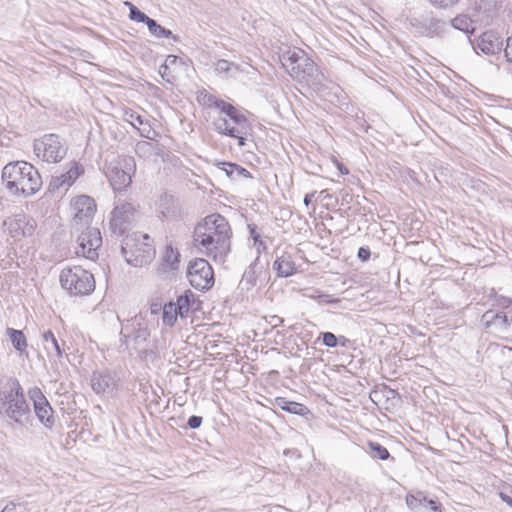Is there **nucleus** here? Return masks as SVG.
Masks as SVG:
<instances>
[{
    "label": "nucleus",
    "instance_id": "nucleus-51",
    "mask_svg": "<svg viewBox=\"0 0 512 512\" xmlns=\"http://www.w3.org/2000/svg\"><path fill=\"white\" fill-rule=\"evenodd\" d=\"M282 322H283V319H282V318H280V317H279V316H277V315H274V316H272V317H271V321H270V323H271L274 327L278 326V325H279V324H281Z\"/></svg>",
    "mask_w": 512,
    "mask_h": 512
},
{
    "label": "nucleus",
    "instance_id": "nucleus-45",
    "mask_svg": "<svg viewBox=\"0 0 512 512\" xmlns=\"http://www.w3.org/2000/svg\"><path fill=\"white\" fill-rule=\"evenodd\" d=\"M495 301L496 305L502 308H508L510 305H512V299L502 295L497 296Z\"/></svg>",
    "mask_w": 512,
    "mask_h": 512
},
{
    "label": "nucleus",
    "instance_id": "nucleus-9",
    "mask_svg": "<svg viewBox=\"0 0 512 512\" xmlns=\"http://www.w3.org/2000/svg\"><path fill=\"white\" fill-rule=\"evenodd\" d=\"M137 214L138 205L132 200L122 199L121 195H116L110 218V229L113 234L121 236L127 232L136 220Z\"/></svg>",
    "mask_w": 512,
    "mask_h": 512
},
{
    "label": "nucleus",
    "instance_id": "nucleus-24",
    "mask_svg": "<svg viewBox=\"0 0 512 512\" xmlns=\"http://www.w3.org/2000/svg\"><path fill=\"white\" fill-rule=\"evenodd\" d=\"M307 57H308L307 54L301 49H298V50L289 49V50L283 52L279 56V59H280L282 66L289 73L291 71L292 66L296 65L297 62H299V61H300V63L306 62Z\"/></svg>",
    "mask_w": 512,
    "mask_h": 512
},
{
    "label": "nucleus",
    "instance_id": "nucleus-52",
    "mask_svg": "<svg viewBox=\"0 0 512 512\" xmlns=\"http://www.w3.org/2000/svg\"><path fill=\"white\" fill-rule=\"evenodd\" d=\"M320 298L322 299L321 301L325 302V303H336V302H338L337 299H332L330 297V295H321Z\"/></svg>",
    "mask_w": 512,
    "mask_h": 512
},
{
    "label": "nucleus",
    "instance_id": "nucleus-3",
    "mask_svg": "<svg viewBox=\"0 0 512 512\" xmlns=\"http://www.w3.org/2000/svg\"><path fill=\"white\" fill-rule=\"evenodd\" d=\"M2 180L11 194L24 197L36 194L42 187V178L38 170L25 161L5 165Z\"/></svg>",
    "mask_w": 512,
    "mask_h": 512
},
{
    "label": "nucleus",
    "instance_id": "nucleus-34",
    "mask_svg": "<svg viewBox=\"0 0 512 512\" xmlns=\"http://www.w3.org/2000/svg\"><path fill=\"white\" fill-rule=\"evenodd\" d=\"M248 232L250 238L253 239V245L256 248L257 257L260 256L261 253L265 252L267 250L266 243L261 239L260 233L257 231L258 227L254 223H249L247 225Z\"/></svg>",
    "mask_w": 512,
    "mask_h": 512
},
{
    "label": "nucleus",
    "instance_id": "nucleus-7",
    "mask_svg": "<svg viewBox=\"0 0 512 512\" xmlns=\"http://www.w3.org/2000/svg\"><path fill=\"white\" fill-rule=\"evenodd\" d=\"M226 117H218L213 121L215 131L220 134L236 138L238 146L245 145L246 137L250 135L251 125L247 117L233 107L232 112H228Z\"/></svg>",
    "mask_w": 512,
    "mask_h": 512
},
{
    "label": "nucleus",
    "instance_id": "nucleus-38",
    "mask_svg": "<svg viewBox=\"0 0 512 512\" xmlns=\"http://www.w3.org/2000/svg\"><path fill=\"white\" fill-rule=\"evenodd\" d=\"M323 344L326 347L334 348L336 347L338 342V337H336L332 332H323L321 333Z\"/></svg>",
    "mask_w": 512,
    "mask_h": 512
},
{
    "label": "nucleus",
    "instance_id": "nucleus-56",
    "mask_svg": "<svg viewBox=\"0 0 512 512\" xmlns=\"http://www.w3.org/2000/svg\"><path fill=\"white\" fill-rule=\"evenodd\" d=\"M338 168H339V170L341 171L342 174H348L349 173L348 169L346 167H344L343 164H339Z\"/></svg>",
    "mask_w": 512,
    "mask_h": 512
},
{
    "label": "nucleus",
    "instance_id": "nucleus-32",
    "mask_svg": "<svg viewBox=\"0 0 512 512\" xmlns=\"http://www.w3.org/2000/svg\"><path fill=\"white\" fill-rule=\"evenodd\" d=\"M366 452L371 458L382 461H386L391 457L389 451L383 445L374 441L367 442Z\"/></svg>",
    "mask_w": 512,
    "mask_h": 512
},
{
    "label": "nucleus",
    "instance_id": "nucleus-58",
    "mask_svg": "<svg viewBox=\"0 0 512 512\" xmlns=\"http://www.w3.org/2000/svg\"><path fill=\"white\" fill-rule=\"evenodd\" d=\"M171 56L168 57V59L170 58ZM173 57V62L175 61L176 59V56H172Z\"/></svg>",
    "mask_w": 512,
    "mask_h": 512
},
{
    "label": "nucleus",
    "instance_id": "nucleus-15",
    "mask_svg": "<svg viewBox=\"0 0 512 512\" xmlns=\"http://www.w3.org/2000/svg\"><path fill=\"white\" fill-rule=\"evenodd\" d=\"M298 73L299 77L297 78V81L300 83H304L314 89H319L323 85V81L325 79L324 74L309 57H307L306 62H303L301 72L298 71Z\"/></svg>",
    "mask_w": 512,
    "mask_h": 512
},
{
    "label": "nucleus",
    "instance_id": "nucleus-53",
    "mask_svg": "<svg viewBox=\"0 0 512 512\" xmlns=\"http://www.w3.org/2000/svg\"><path fill=\"white\" fill-rule=\"evenodd\" d=\"M500 497L505 503L512 507V498L510 496L504 493H500Z\"/></svg>",
    "mask_w": 512,
    "mask_h": 512
},
{
    "label": "nucleus",
    "instance_id": "nucleus-39",
    "mask_svg": "<svg viewBox=\"0 0 512 512\" xmlns=\"http://www.w3.org/2000/svg\"><path fill=\"white\" fill-rule=\"evenodd\" d=\"M233 105L230 104V103H227L225 102L224 100L222 99H217L216 102H214V106L213 108H216L218 109L221 113L223 114H227L228 112H232L233 110Z\"/></svg>",
    "mask_w": 512,
    "mask_h": 512
},
{
    "label": "nucleus",
    "instance_id": "nucleus-46",
    "mask_svg": "<svg viewBox=\"0 0 512 512\" xmlns=\"http://www.w3.org/2000/svg\"><path fill=\"white\" fill-rule=\"evenodd\" d=\"M302 67H303V63H300V61H299V62H297V64H296V65H294V66H292V67H291V71L289 72V75H290L292 78H294L295 80H297V78L299 77V73H298V71H299V72H301V68H302Z\"/></svg>",
    "mask_w": 512,
    "mask_h": 512
},
{
    "label": "nucleus",
    "instance_id": "nucleus-8",
    "mask_svg": "<svg viewBox=\"0 0 512 512\" xmlns=\"http://www.w3.org/2000/svg\"><path fill=\"white\" fill-rule=\"evenodd\" d=\"M150 337V330L144 317L141 314L135 315L122 324L120 331V342L127 349L141 350L146 348V343Z\"/></svg>",
    "mask_w": 512,
    "mask_h": 512
},
{
    "label": "nucleus",
    "instance_id": "nucleus-6",
    "mask_svg": "<svg viewBox=\"0 0 512 512\" xmlns=\"http://www.w3.org/2000/svg\"><path fill=\"white\" fill-rule=\"evenodd\" d=\"M59 280L61 287L71 296L88 295L95 289L93 274L80 266L63 269Z\"/></svg>",
    "mask_w": 512,
    "mask_h": 512
},
{
    "label": "nucleus",
    "instance_id": "nucleus-2",
    "mask_svg": "<svg viewBox=\"0 0 512 512\" xmlns=\"http://www.w3.org/2000/svg\"><path fill=\"white\" fill-rule=\"evenodd\" d=\"M232 230L228 220L214 213L199 222L193 232V241L202 253L214 260L224 261L231 250Z\"/></svg>",
    "mask_w": 512,
    "mask_h": 512
},
{
    "label": "nucleus",
    "instance_id": "nucleus-29",
    "mask_svg": "<svg viewBox=\"0 0 512 512\" xmlns=\"http://www.w3.org/2000/svg\"><path fill=\"white\" fill-rule=\"evenodd\" d=\"M194 301V294L187 290L184 294L180 295L177 298V301L175 304V309L178 312L179 316L181 318H184L188 315L190 311L191 303Z\"/></svg>",
    "mask_w": 512,
    "mask_h": 512
},
{
    "label": "nucleus",
    "instance_id": "nucleus-40",
    "mask_svg": "<svg viewBox=\"0 0 512 512\" xmlns=\"http://www.w3.org/2000/svg\"><path fill=\"white\" fill-rule=\"evenodd\" d=\"M432 5L440 8H448L459 2V0H428Z\"/></svg>",
    "mask_w": 512,
    "mask_h": 512
},
{
    "label": "nucleus",
    "instance_id": "nucleus-14",
    "mask_svg": "<svg viewBox=\"0 0 512 512\" xmlns=\"http://www.w3.org/2000/svg\"><path fill=\"white\" fill-rule=\"evenodd\" d=\"M119 379L111 371L94 372L91 387L96 394L112 395L118 389Z\"/></svg>",
    "mask_w": 512,
    "mask_h": 512
},
{
    "label": "nucleus",
    "instance_id": "nucleus-23",
    "mask_svg": "<svg viewBox=\"0 0 512 512\" xmlns=\"http://www.w3.org/2000/svg\"><path fill=\"white\" fill-rule=\"evenodd\" d=\"M42 342L48 356H55L58 359L63 356L64 342L60 343L51 330L45 331L42 334Z\"/></svg>",
    "mask_w": 512,
    "mask_h": 512
},
{
    "label": "nucleus",
    "instance_id": "nucleus-16",
    "mask_svg": "<svg viewBox=\"0 0 512 512\" xmlns=\"http://www.w3.org/2000/svg\"><path fill=\"white\" fill-rule=\"evenodd\" d=\"M475 49L486 55H495L504 52L503 40L496 31L489 30L479 37Z\"/></svg>",
    "mask_w": 512,
    "mask_h": 512
},
{
    "label": "nucleus",
    "instance_id": "nucleus-1",
    "mask_svg": "<svg viewBox=\"0 0 512 512\" xmlns=\"http://www.w3.org/2000/svg\"><path fill=\"white\" fill-rule=\"evenodd\" d=\"M74 216L71 222V231L77 234V255L94 260L98 258V249L102 245L100 230L91 227L90 223L96 212V204L93 198L80 195L71 202Z\"/></svg>",
    "mask_w": 512,
    "mask_h": 512
},
{
    "label": "nucleus",
    "instance_id": "nucleus-17",
    "mask_svg": "<svg viewBox=\"0 0 512 512\" xmlns=\"http://www.w3.org/2000/svg\"><path fill=\"white\" fill-rule=\"evenodd\" d=\"M4 227L6 228L8 234L14 239L30 236L34 230L33 226L28 225L26 216L23 213L8 217L4 221Z\"/></svg>",
    "mask_w": 512,
    "mask_h": 512
},
{
    "label": "nucleus",
    "instance_id": "nucleus-33",
    "mask_svg": "<svg viewBox=\"0 0 512 512\" xmlns=\"http://www.w3.org/2000/svg\"><path fill=\"white\" fill-rule=\"evenodd\" d=\"M215 71L219 74H225L231 77L239 73L241 70L238 64L225 59H220L215 63Z\"/></svg>",
    "mask_w": 512,
    "mask_h": 512
},
{
    "label": "nucleus",
    "instance_id": "nucleus-12",
    "mask_svg": "<svg viewBox=\"0 0 512 512\" xmlns=\"http://www.w3.org/2000/svg\"><path fill=\"white\" fill-rule=\"evenodd\" d=\"M187 278L192 287L197 290H208L214 284V272L211 265L203 258L190 261L187 268Z\"/></svg>",
    "mask_w": 512,
    "mask_h": 512
},
{
    "label": "nucleus",
    "instance_id": "nucleus-43",
    "mask_svg": "<svg viewBox=\"0 0 512 512\" xmlns=\"http://www.w3.org/2000/svg\"><path fill=\"white\" fill-rule=\"evenodd\" d=\"M504 56L508 62L512 63V35L506 39V46L504 48Z\"/></svg>",
    "mask_w": 512,
    "mask_h": 512
},
{
    "label": "nucleus",
    "instance_id": "nucleus-13",
    "mask_svg": "<svg viewBox=\"0 0 512 512\" xmlns=\"http://www.w3.org/2000/svg\"><path fill=\"white\" fill-rule=\"evenodd\" d=\"M28 396L33 402L34 412L38 420L46 427L51 429L55 424L53 409L38 387L29 389Z\"/></svg>",
    "mask_w": 512,
    "mask_h": 512
},
{
    "label": "nucleus",
    "instance_id": "nucleus-54",
    "mask_svg": "<svg viewBox=\"0 0 512 512\" xmlns=\"http://www.w3.org/2000/svg\"><path fill=\"white\" fill-rule=\"evenodd\" d=\"M338 342H339L338 345H341L342 347H346V344L349 342V340L344 336H340L338 338Z\"/></svg>",
    "mask_w": 512,
    "mask_h": 512
},
{
    "label": "nucleus",
    "instance_id": "nucleus-5",
    "mask_svg": "<svg viewBox=\"0 0 512 512\" xmlns=\"http://www.w3.org/2000/svg\"><path fill=\"white\" fill-rule=\"evenodd\" d=\"M121 252L126 262L134 267L150 264L156 254L151 237L141 232L127 235L123 239Z\"/></svg>",
    "mask_w": 512,
    "mask_h": 512
},
{
    "label": "nucleus",
    "instance_id": "nucleus-36",
    "mask_svg": "<svg viewBox=\"0 0 512 512\" xmlns=\"http://www.w3.org/2000/svg\"><path fill=\"white\" fill-rule=\"evenodd\" d=\"M222 164H223V166L229 167V177L231 179H237L240 177L252 178L251 173L247 169H245L244 167H242L236 163L224 162Z\"/></svg>",
    "mask_w": 512,
    "mask_h": 512
},
{
    "label": "nucleus",
    "instance_id": "nucleus-31",
    "mask_svg": "<svg viewBox=\"0 0 512 512\" xmlns=\"http://www.w3.org/2000/svg\"><path fill=\"white\" fill-rule=\"evenodd\" d=\"M451 25L466 34H472L475 30L474 21L466 14L456 16L451 20Z\"/></svg>",
    "mask_w": 512,
    "mask_h": 512
},
{
    "label": "nucleus",
    "instance_id": "nucleus-19",
    "mask_svg": "<svg viewBox=\"0 0 512 512\" xmlns=\"http://www.w3.org/2000/svg\"><path fill=\"white\" fill-rule=\"evenodd\" d=\"M512 321V316L504 312H494L492 310L486 311L481 318V322L486 329H491L494 332H504L508 329Z\"/></svg>",
    "mask_w": 512,
    "mask_h": 512
},
{
    "label": "nucleus",
    "instance_id": "nucleus-41",
    "mask_svg": "<svg viewBox=\"0 0 512 512\" xmlns=\"http://www.w3.org/2000/svg\"><path fill=\"white\" fill-rule=\"evenodd\" d=\"M202 422L203 418L201 416L192 415L187 421V426L190 429H198L202 425Z\"/></svg>",
    "mask_w": 512,
    "mask_h": 512
},
{
    "label": "nucleus",
    "instance_id": "nucleus-21",
    "mask_svg": "<svg viewBox=\"0 0 512 512\" xmlns=\"http://www.w3.org/2000/svg\"><path fill=\"white\" fill-rule=\"evenodd\" d=\"M180 253L172 245H167L161 257V263L159 271L161 273H167L169 271H176L180 264Z\"/></svg>",
    "mask_w": 512,
    "mask_h": 512
},
{
    "label": "nucleus",
    "instance_id": "nucleus-27",
    "mask_svg": "<svg viewBox=\"0 0 512 512\" xmlns=\"http://www.w3.org/2000/svg\"><path fill=\"white\" fill-rule=\"evenodd\" d=\"M6 333L9 336L13 347L19 353V355L22 356L23 353H26L28 344L23 331L16 330L14 328H7Z\"/></svg>",
    "mask_w": 512,
    "mask_h": 512
},
{
    "label": "nucleus",
    "instance_id": "nucleus-47",
    "mask_svg": "<svg viewBox=\"0 0 512 512\" xmlns=\"http://www.w3.org/2000/svg\"><path fill=\"white\" fill-rule=\"evenodd\" d=\"M150 147H151V144L149 142L140 141L136 144L135 151L137 154H139L141 152H145L146 150H149Z\"/></svg>",
    "mask_w": 512,
    "mask_h": 512
},
{
    "label": "nucleus",
    "instance_id": "nucleus-37",
    "mask_svg": "<svg viewBox=\"0 0 512 512\" xmlns=\"http://www.w3.org/2000/svg\"><path fill=\"white\" fill-rule=\"evenodd\" d=\"M125 5L129 7V18L133 21L139 23H147V20L150 18L144 12L139 10L135 5L131 2H125Z\"/></svg>",
    "mask_w": 512,
    "mask_h": 512
},
{
    "label": "nucleus",
    "instance_id": "nucleus-4",
    "mask_svg": "<svg viewBox=\"0 0 512 512\" xmlns=\"http://www.w3.org/2000/svg\"><path fill=\"white\" fill-rule=\"evenodd\" d=\"M30 413L20 382L9 377L0 389V414L16 424L24 425L30 418Z\"/></svg>",
    "mask_w": 512,
    "mask_h": 512
},
{
    "label": "nucleus",
    "instance_id": "nucleus-28",
    "mask_svg": "<svg viewBox=\"0 0 512 512\" xmlns=\"http://www.w3.org/2000/svg\"><path fill=\"white\" fill-rule=\"evenodd\" d=\"M405 500L409 509L421 512L422 508H425L427 504V495L423 491H416L415 493H408Z\"/></svg>",
    "mask_w": 512,
    "mask_h": 512
},
{
    "label": "nucleus",
    "instance_id": "nucleus-25",
    "mask_svg": "<svg viewBox=\"0 0 512 512\" xmlns=\"http://www.w3.org/2000/svg\"><path fill=\"white\" fill-rule=\"evenodd\" d=\"M272 404L279 407L283 411L294 415L305 416L309 413V409L304 404L289 401L284 397L275 398L274 403Z\"/></svg>",
    "mask_w": 512,
    "mask_h": 512
},
{
    "label": "nucleus",
    "instance_id": "nucleus-11",
    "mask_svg": "<svg viewBox=\"0 0 512 512\" xmlns=\"http://www.w3.org/2000/svg\"><path fill=\"white\" fill-rule=\"evenodd\" d=\"M34 151L37 156L49 163L60 162L67 154L66 143L56 134L44 135L41 140L35 141Z\"/></svg>",
    "mask_w": 512,
    "mask_h": 512
},
{
    "label": "nucleus",
    "instance_id": "nucleus-42",
    "mask_svg": "<svg viewBox=\"0 0 512 512\" xmlns=\"http://www.w3.org/2000/svg\"><path fill=\"white\" fill-rule=\"evenodd\" d=\"M427 504L425 505V508H428L432 512H442V505L435 499H429L427 497Z\"/></svg>",
    "mask_w": 512,
    "mask_h": 512
},
{
    "label": "nucleus",
    "instance_id": "nucleus-50",
    "mask_svg": "<svg viewBox=\"0 0 512 512\" xmlns=\"http://www.w3.org/2000/svg\"><path fill=\"white\" fill-rule=\"evenodd\" d=\"M161 309L163 310V307L159 303H153L150 306V311H151L152 314H157Z\"/></svg>",
    "mask_w": 512,
    "mask_h": 512
},
{
    "label": "nucleus",
    "instance_id": "nucleus-22",
    "mask_svg": "<svg viewBox=\"0 0 512 512\" xmlns=\"http://www.w3.org/2000/svg\"><path fill=\"white\" fill-rule=\"evenodd\" d=\"M273 269L276 271L278 277L286 278L296 272V265L290 254L283 253L276 257L273 263Z\"/></svg>",
    "mask_w": 512,
    "mask_h": 512
},
{
    "label": "nucleus",
    "instance_id": "nucleus-49",
    "mask_svg": "<svg viewBox=\"0 0 512 512\" xmlns=\"http://www.w3.org/2000/svg\"><path fill=\"white\" fill-rule=\"evenodd\" d=\"M315 194H316V192L314 191L312 193H307L305 195L304 200H303L305 206H309V204L311 203V201H312L313 197L315 196Z\"/></svg>",
    "mask_w": 512,
    "mask_h": 512
},
{
    "label": "nucleus",
    "instance_id": "nucleus-26",
    "mask_svg": "<svg viewBox=\"0 0 512 512\" xmlns=\"http://www.w3.org/2000/svg\"><path fill=\"white\" fill-rule=\"evenodd\" d=\"M259 263V257H256V259L248 266V268L244 271L242 279L240 281V288L243 291H250L252 290L256 284H257V265Z\"/></svg>",
    "mask_w": 512,
    "mask_h": 512
},
{
    "label": "nucleus",
    "instance_id": "nucleus-10",
    "mask_svg": "<svg viewBox=\"0 0 512 512\" xmlns=\"http://www.w3.org/2000/svg\"><path fill=\"white\" fill-rule=\"evenodd\" d=\"M135 170V160L131 156H120L115 161H112L107 167L106 176L113 190L120 194L129 187Z\"/></svg>",
    "mask_w": 512,
    "mask_h": 512
},
{
    "label": "nucleus",
    "instance_id": "nucleus-44",
    "mask_svg": "<svg viewBox=\"0 0 512 512\" xmlns=\"http://www.w3.org/2000/svg\"><path fill=\"white\" fill-rule=\"evenodd\" d=\"M371 252L369 247H360L357 253V257L362 261L366 262L369 260Z\"/></svg>",
    "mask_w": 512,
    "mask_h": 512
},
{
    "label": "nucleus",
    "instance_id": "nucleus-55",
    "mask_svg": "<svg viewBox=\"0 0 512 512\" xmlns=\"http://www.w3.org/2000/svg\"><path fill=\"white\" fill-rule=\"evenodd\" d=\"M167 70H168V66H167V64H163V65H161L159 72H160V74H161V76H162L163 78L165 77V75H166V71H167Z\"/></svg>",
    "mask_w": 512,
    "mask_h": 512
},
{
    "label": "nucleus",
    "instance_id": "nucleus-57",
    "mask_svg": "<svg viewBox=\"0 0 512 512\" xmlns=\"http://www.w3.org/2000/svg\"><path fill=\"white\" fill-rule=\"evenodd\" d=\"M223 170L226 172V175L229 177V167L228 166H224Z\"/></svg>",
    "mask_w": 512,
    "mask_h": 512
},
{
    "label": "nucleus",
    "instance_id": "nucleus-18",
    "mask_svg": "<svg viewBox=\"0 0 512 512\" xmlns=\"http://www.w3.org/2000/svg\"><path fill=\"white\" fill-rule=\"evenodd\" d=\"M83 172V167L77 163H74L66 173H63L57 177H52L48 186V191L50 193H56L63 187L67 189Z\"/></svg>",
    "mask_w": 512,
    "mask_h": 512
},
{
    "label": "nucleus",
    "instance_id": "nucleus-30",
    "mask_svg": "<svg viewBox=\"0 0 512 512\" xmlns=\"http://www.w3.org/2000/svg\"><path fill=\"white\" fill-rule=\"evenodd\" d=\"M149 32L156 38H172L174 41H178V36L174 35L171 30L162 27L154 19L149 18L146 23Z\"/></svg>",
    "mask_w": 512,
    "mask_h": 512
},
{
    "label": "nucleus",
    "instance_id": "nucleus-48",
    "mask_svg": "<svg viewBox=\"0 0 512 512\" xmlns=\"http://www.w3.org/2000/svg\"><path fill=\"white\" fill-rule=\"evenodd\" d=\"M218 98H216L214 95L212 94H206L204 97H203V104L208 106L209 108H212L214 106V102L217 101Z\"/></svg>",
    "mask_w": 512,
    "mask_h": 512
},
{
    "label": "nucleus",
    "instance_id": "nucleus-35",
    "mask_svg": "<svg viewBox=\"0 0 512 512\" xmlns=\"http://www.w3.org/2000/svg\"><path fill=\"white\" fill-rule=\"evenodd\" d=\"M178 316L179 314L175 309L174 302L166 303L163 306L162 321L165 325L172 327Z\"/></svg>",
    "mask_w": 512,
    "mask_h": 512
},
{
    "label": "nucleus",
    "instance_id": "nucleus-20",
    "mask_svg": "<svg viewBox=\"0 0 512 512\" xmlns=\"http://www.w3.org/2000/svg\"><path fill=\"white\" fill-rule=\"evenodd\" d=\"M124 120L136 128L139 131L140 136L146 139L153 140L158 135L147 119H144L141 115L131 109L125 110Z\"/></svg>",
    "mask_w": 512,
    "mask_h": 512
}]
</instances>
